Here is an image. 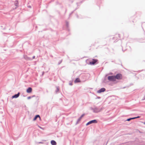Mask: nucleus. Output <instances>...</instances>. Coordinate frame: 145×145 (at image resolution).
<instances>
[{
    "instance_id": "obj_17",
    "label": "nucleus",
    "mask_w": 145,
    "mask_h": 145,
    "mask_svg": "<svg viewBox=\"0 0 145 145\" xmlns=\"http://www.w3.org/2000/svg\"><path fill=\"white\" fill-rule=\"evenodd\" d=\"M35 58V56H33V59H34V58Z\"/></svg>"
},
{
    "instance_id": "obj_1",
    "label": "nucleus",
    "mask_w": 145,
    "mask_h": 145,
    "mask_svg": "<svg viewBox=\"0 0 145 145\" xmlns=\"http://www.w3.org/2000/svg\"><path fill=\"white\" fill-rule=\"evenodd\" d=\"M108 79L112 81H116L115 76H109L108 77Z\"/></svg>"
},
{
    "instance_id": "obj_6",
    "label": "nucleus",
    "mask_w": 145,
    "mask_h": 145,
    "mask_svg": "<svg viewBox=\"0 0 145 145\" xmlns=\"http://www.w3.org/2000/svg\"><path fill=\"white\" fill-rule=\"evenodd\" d=\"M32 89L31 88L29 87V88L26 90V92L27 93H30L32 92Z\"/></svg>"
},
{
    "instance_id": "obj_9",
    "label": "nucleus",
    "mask_w": 145,
    "mask_h": 145,
    "mask_svg": "<svg viewBox=\"0 0 145 145\" xmlns=\"http://www.w3.org/2000/svg\"><path fill=\"white\" fill-rule=\"evenodd\" d=\"M37 118H39L40 120L41 119L39 115H37L35 116V118L33 119V120L35 121L37 119Z\"/></svg>"
},
{
    "instance_id": "obj_11",
    "label": "nucleus",
    "mask_w": 145,
    "mask_h": 145,
    "mask_svg": "<svg viewBox=\"0 0 145 145\" xmlns=\"http://www.w3.org/2000/svg\"><path fill=\"white\" fill-rule=\"evenodd\" d=\"M84 116V114H83L81 116H80V119H81Z\"/></svg>"
},
{
    "instance_id": "obj_5",
    "label": "nucleus",
    "mask_w": 145,
    "mask_h": 145,
    "mask_svg": "<svg viewBox=\"0 0 145 145\" xmlns=\"http://www.w3.org/2000/svg\"><path fill=\"white\" fill-rule=\"evenodd\" d=\"M105 89L104 88H103L97 91V92L98 93H100L102 92L105 91Z\"/></svg>"
},
{
    "instance_id": "obj_16",
    "label": "nucleus",
    "mask_w": 145,
    "mask_h": 145,
    "mask_svg": "<svg viewBox=\"0 0 145 145\" xmlns=\"http://www.w3.org/2000/svg\"><path fill=\"white\" fill-rule=\"evenodd\" d=\"M143 123L144 124V125H145V122H143Z\"/></svg>"
},
{
    "instance_id": "obj_8",
    "label": "nucleus",
    "mask_w": 145,
    "mask_h": 145,
    "mask_svg": "<svg viewBox=\"0 0 145 145\" xmlns=\"http://www.w3.org/2000/svg\"><path fill=\"white\" fill-rule=\"evenodd\" d=\"M80 82V80L79 78H76L74 81V82L75 83Z\"/></svg>"
},
{
    "instance_id": "obj_13",
    "label": "nucleus",
    "mask_w": 145,
    "mask_h": 145,
    "mask_svg": "<svg viewBox=\"0 0 145 145\" xmlns=\"http://www.w3.org/2000/svg\"><path fill=\"white\" fill-rule=\"evenodd\" d=\"M31 98V97H27V99H29Z\"/></svg>"
},
{
    "instance_id": "obj_4",
    "label": "nucleus",
    "mask_w": 145,
    "mask_h": 145,
    "mask_svg": "<svg viewBox=\"0 0 145 145\" xmlns=\"http://www.w3.org/2000/svg\"><path fill=\"white\" fill-rule=\"evenodd\" d=\"M92 60V61L90 62V64L94 65L97 61V60L96 59H93Z\"/></svg>"
},
{
    "instance_id": "obj_7",
    "label": "nucleus",
    "mask_w": 145,
    "mask_h": 145,
    "mask_svg": "<svg viewBox=\"0 0 145 145\" xmlns=\"http://www.w3.org/2000/svg\"><path fill=\"white\" fill-rule=\"evenodd\" d=\"M20 95V93H18L17 94H16L12 96V98H16L17 97H18Z\"/></svg>"
},
{
    "instance_id": "obj_10",
    "label": "nucleus",
    "mask_w": 145,
    "mask_h": 145,
    "mask_svg": "<svg viewBox=\"0 0 145 145\" xmlns=\"http://www.w3.org/2000/svg\"><path fill=\"white\" fill-rule=\"evenodd\" d=\"M51 143L52 145H56L57 144L56 142L54 140H52Z\"/></svg>"
},
{
    "instance_id": "obj_15",
    "label": "nucleus",
    "mask_w": 145,
    "mask_h": 145,
    "mask_svg": "<svg viewBox=\"0 0 145 145\" xmlns=\"http://www.w3.org/2000/svg\"><path fill=\"white\" fill-rule=\"evenodd\" d=\"M140 118L139 116H138L137 117H135L136 118Z\"/></svg>"
},
{
    "instance_id": "obj_14",
    "label": "nucleus",
    "mask_w": 145,
    "mask_h": 145,
    "mask_svg": "<svg viewBox=\"0 0 145 145\" xmlns=\"http://www.w3.org/2000/svg\"><path fill=\"white\" fill-rule=\"evenodd\" d=\"M131 118V119H136V118H135V117H134V118Z\"/></svg>"
},
{
    "instance_id": "obj_18",
    "label": "nucleus",
    "mask_w": 145,
    "mask_h": 145,
    "mask_svg": "<svg viewBox=\"0 0 145 145\" xmlns=\"http://www.w3.org/2000/svg\"><path fill=\"white\" fill-rule=\"evenodd\" d=\"M70 85H72V84H71V83H70Z\"/></svg>"
},
{
    "instance_id": "obj_12",
    "label": "nucleus",
    "mask_w": 145,
    "mask_h": 145,
    "mask_svg": "<svg viewBox=\"0 0 145 145\" xmlns=\"http://www.w3.org/2000/svg\"><path fill=\"white\" fill-rule=\"evenodd\" d=\"M131 120V118H129V119H127V121H129Z\"/></svg>"
},
{
    "instance_id": "obj_2",
    "label": "nucleus",
    "mask_w": 145,
    "mask_h": 145,
    "mask_svg": "<svg viewBox=\"0 0 145 145\" xmlns=\"http://www.w3.org/2000/svg\"><path fill=\"white\" fill-rule=\"evenodd\" d=\"M115 76L116 80H121L122 78V75L120 74H118Z\"/></svg>"
},
{
    "instance_id": "obj_3",
    "label": "nucleus",
    "mask_w": 145,
    "mask_h": 145,
    "mask_svg": "<svg viewBox=\"0 0 145 145\" xmlns=\"http://www.w3.org/2000/svg\"><path fill=\"white\" fill-rule=\"evenodd\" d=\"M97 123V121L95 120H93L90 121L88 122L86 124V125H88L92 123Z\"/></svg>"
}]
</instances>
